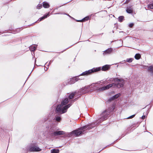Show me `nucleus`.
Returning a JSON list of instances; mask_svg holds the SVG:
<instances>
[{"label": "nucleus", "instance_id": "nucleus-3", "mask_svg": "<svg viewBox=\"0 0 153 153\" xmlns=\"http://www.w3.org/2000/svg\"><path fill=\"white\" fill-rule=\"evenodd\" d=\"M27 151L30 152H38L41 151L36 143H31L28 145L27 148Z\"/></svg>", "mask_w": 153, "mask_h": 153}, {"label": "nucleus", "instance_id": "nucleus-16", "mask_svg": "<svg viewBox=\"0 0 153 153\" xmlns=\"http://www.w3.org/2000/svg\"><path fill=\"white\" fill-rule=\"evenodd\" d=\"M59 149H54L51 150V153H59Z\"/></svg>", "mask_w": 153, "mask_h": 153}, {"label": "nucleus", "instance_id": "nucleus-27", "mask_svg": "<svg viewBox=\"0 0 153 153\" xmlns=\"http://www.w3.org/2000/svg\"><path fill=\"white\" fill-rule=\"evenodd\" d=\"M133 25V24H130L129 25V26L130 27H132Z\"/></svg>", "mask_w": 153, "mask_h": 153}, {"label": "nucleus", "instance_id": "nucleus-26", "mask_svg": "<svg viewBox=\"0 0 153 153\" xmlns=\"http://www.w3.org/2000/svg\"><path fill=\"white\" fill-rule=\"evenodd\" d=\"M135 114H134V115H132L128 117L127 118V119H131V118H133V117H134V116H135Z\"/></svg>", "mask_w": 153, "mask_h": 153}, {"label": "nucleus", "instance_id": "nucleus-4", "mask_svg": "<svg viewBox=\"0 0 153 153\" xmlns=\"http://www.w3.org/2000/svg\"><path fill=\"white\" fill-rule=\"evenodd\" d=\"M88 126H85L79 129L78 130H76L70 133H68V136H78L83 133L85 131L84 129L87 128Z\"/></svg>", "mask_w": 153, "mask_h": 153}, {"label": "nucleus", "instance_id": "nucleus-11", "mask_svg": "<svg viewBox=\"0 0 153 153\" xmlns=\"http://www.w3.org/2000/svg\"><path fill=\"white\" fill-rule=\"evenodd\" d=\"M108 114V112L107 111H103L101 114V116L104 118L105 119L107 115Z\"/></svg>", "mask_w": 153, "mask_h": 153}, {"label": "nucleus", "instance_id": "nucleus-9", "mask_svg": "<svg viewBox=\"0 0 153 153\" xmlns=\"http://www.w3.org/2000/svg\"><path fill=\"white\" fill-rule=\"evenodd\" d=\"M121 95L120 94H117L115 95H114L113 97H111L109 99V100L110 101H111L112 100H115V99H117Z\"/></svg>", "mask_w": 153, "mask_h": 153}, {"label": "nucleus", "instance_id": "nucleus-23", "mask_svg": "<svg viewBox=\"0 0 153 153\" xmlns=\"http://www.w3.org/2000/svg\"><path fill=\"white\" fill-rule=\"evenodd\" d=\"M61 118L59 117H56V120L57 121H59L61 120Z\"/></svg>", "mask_w": 153, "mask_h": 153}, {"label": "nucleus", "instance_id": "nucleus-10", "mask_svg": "<svg viewBox=\"0 0 153 153\" xmlns=\"http://www.w3.org/2000/svg\"><path fill=\"white\" fill-rule=\"evenodd\" d=\"M112 51L111 48H109L105 51L103 53V54L105 55L107 54H109L111 53Z\"/></svg>", "mask_w": 153, "mask_h": 153}, {"label": "nucleus", "instance_id": "nucleus-2", "mask_svg": "<svg viewBox=\"0 0 153 153\" xmlns=\"http://www.w3.org/2000/svg\"><path fill=\"white\" fill-rule=\"evenodd\" d=\"M68 102V99L67 98L65 99L62 102L61 104L58 105L56 109V111L57 113L63 114L66 112L68 108L70 105H66Z\"/></svg>", "mask_w": 153, "mask_h": 153}, {"label": "nucleus", "instance_id": "nucleus-22", "mask_svg": "<svg viewBox=\"0 0 153 153\" xmlns=\"http://www.w3.org/2000/svg\"><path fill=\"white\" fill-rule=\"evenodd\" d=\"M74 95V94L72 93L69 96V98L70 99H72L73 98Z\"/></svg>", "mask_w": 153, "mask_h": 153}, {"label": "nucleus", "instance_id": "nucleus-13", "mask_svg": "<svg viewBox=\"0 0 153 153\" xmlns=\"http://www.w3.org/2000/svg\"><path fill=\"white\" fill-rule=\"evenodd\" d=\"M37 47V45H32L30 47V49L31 51H33L35 50L36 48Z\"/></svg>", "mask_w": 153, "mask_h": 153}, {"label": "nucleus", "instance_id": "nucleus-5", "mask_svg": "<svg viewBox=\"0 0 153 153\" xmlns=\"http://www.w3.org/2000/svg\"><path fill=\"white\" fill-rule=\"evenodd\" d=\"M100 70L101 68L100 67H99L96 68H94L91 70H90L88 71H85L84 72H83L82 74V75H88L91 74V73L92 72L98 71H100Z\"/></svg>", "mask_w": 153, "mask_h": 153}, {"label": "nucleus", "instance_id": "nucleus-12", "mask_svg": "<svg viewBox=\"0 0 153 153\" xmlns=\"http://www.w3.org/2000/svg\"><path fill=\"white\" fill-rule=\"evenodd\" d=\"M109 68V65H105L102 67V70L103 71H105L108 70Z\"/></svg>", "mask_w": 153, "mask_h": 153}, {"label": "nucleus", "instance_id": "nucleus-14", "mask_svg": "<svg viewBox=\"0 0 153 153\" xmlns=\"http://www.w3.org/2000/svg\"><path fill=\"white\" fill-rule=\"evenodd\" d=\"M89 19V17L87 16L85 18H83L81 20H77V21L79 22H85L86 21H87Z\"/></svg>", "mask_w": 153, "mask_h": 153}, {"label": "nucleus", "instance_id": "nucleus-24", "mask_svg": "<svg viewBox=\"0 0 153 153\" xmlns=\"http://www.w3.org/2000/svg\"><path fill=\"white\" fill-rule=\"evenodd\" d=\"M42 7V5L40 4H39L37 6V8L38 9H40Z\"/></svg>", "mask_w": 153, "mask_h": 153}, {"label": "nucleus", "instance_id": "nucleus-18", "mask_svg": "<svg viewBox=\"0 0 153 153\" xmlns=\"http://www.w3.org/2000/svg\"><path fill=\"white\" fill-rule=\"evenodd\" d=\"M140 55L139 53H137L134 56L135 58L137 60L139 59L140 58Z\"/></svg>", "mask_w": 153, "mask_h": 153}, {"label": "nucleus", "instance_id": "nucleus-15", "mask_svg": "<svg viewBox=\"0 0 153 153\" xmlns=\"http://www.w3.org/2000/svg\"><path fill=\"white\" fill-rule=\"evenodd\" d=\"M43 6L44 8H47L49 7V5L47 2H44L43 3Z\"/></svg>", "mask_w": 153, "mask_h": 153}, {"label": "nucleus", "instance_id": "nucleus-17", "mask_svg": "<svg viewBox=\"0 0 153 153\" xmlns=\"http://www.w3.org/2000/svg\"><path fill=\"white\" fill-rule=\"evenodd\" d=\"M49 16V13H48L46 15L44 16L41 17L39 19V21H40L46 18L48 16Z\"/></svg>", "mask_w": 153, "mask_h": 153}, {"label": "nucleus", "instance_id": "nucleus-1", "mask_svg": "<svg viewBox=\"0 0 153 153\" xmlns=\"http://www.w3.org/2000/svg\"><path fill=\"white\" fill-rule=\"evenodd\" d=\"M110 80V81H111L112 82H114L116 83L114 84L113 83L112 84H109L107 86L102 87L99 89V90L104 91L108 89L113 85H114L115 87L119 88L122 87L124 83V80L122 79L111 78Z\"/></svg>", "mask_w": 153, "mask_h": 153}, {"label": "nucleus", "instance_id": "nucleus-29", "mask_svg": "<svg viewBox=\"0 0 153 153\" xmlns=\"http://www.w3.org/2000/svg\"><path fill=\"white\" fill-rule=\"evenodd\" d=\"M145 117H146L145 116V115H143V116H142V119H144L145 118Z\"/></svg>", "mask_w": 153, "mask_h": 153}, {"label": "nucleus", "instance_id": "nucleus-19", "mask_svg": "<svg viewBox=\"0 0 153 153\" xmlns=\"http://www.w3.org/2000/svg\"><path fill=\"white\" fill-rule=\"evenodd\" d=\"M148 8L150 9H153V2L151 3V4L148 5Z\"/></svg>", "mask_w": 153, "mask_h": 153}, {"label": "nucleus", "instance_id": "nucleus-6", "mask_svg": "<svg viewBox=\"0 0 153 153\" xmlns=\"http://www.w3.org/2000/svg\"><path fill=\"white\" fill-rule=\"evenodd\" d=\"M94 86V84H93L91 86H86L83 87L81 90V92L82 93H85L90 91V88Z\"/></svg>", "mask_w": 153, "mask_h": 153}, {"label": "nucleus", "instance_id": "nucleus-21", "mask_svg": "<svg viewBox=\"0 0 153 153\" xmlns=\"http://www.w3.org/2000/svg\"><path fill=\"white\" fill-rule=\"evenodd\" d=\"M133 60L132 58H128L126 59V61L128 62H132Z\"/></svg>", "mask_w": 153, "mask_h": 153}, {"label": "nucleus", "instance_id": "nucleus-8", "mask_svg": "<svg viewBox=\"0 0 153 153\" xmlns=\"http://www.w3.org/2000/svg\"><path fill=\"white\" fill-rule=\"evenodd\" d=\"M145 68L147 69L149 72L153 74V65L146 66Z\"/></svg>", "mask_w": 153, "mask_h": 153}, {"label": "nucleus", "instance_id": "nucleus-7", "mask_svg": "<svg viewBox=\"0 0 153 153\" xmlns=\"http://www.w3.org/2000/svg\"><path fill=\"white\" fill-rule=\"evenodd\" d=\"M65 134V131H56L51 134L52 136L64 134Z\"/></svg>", "mask_w": 153, "mask_h": 153}, {"label": "nucleus", "instance_id": "nucleus-25", "mask_svg": "<svg viewBox=\"0 0 153 153\" xmlns=\"http://www.w3.org/2000/svg\"><path fill=\"white\" fill-rule=\"evenodd\" d=\"M126 11L128 13H131L132 12V11L131 9H127L126 10Z\"/></svg>", "mask_w": 153, "mask_h": 153}, {"label": "nucleus", "instance_id": "nucleus-20", "mask_svg": "<svg viewBox=\"0 0 153 153\" xmlns=\"http://www.w3.org/2000/svg\"><path fill=\"white\" fill-rule=\"evenodd\" d=\"M124 19V17L123 16H120L119 17L118 19L120 22H122L123 20Z\"/></svg>", "mask_w": 153, "mask_h": 153}, {"label": "nucleus", "instance_id": "nucleus-28", "mask_svg": "<svg viewBox=\"0 0 153 153\" xmlns=\"http://www.w3.org/2000/svg\"><path fill=\"white\" fill-rule=\"evenodd\" d=\"M74 79L76 81H78V78H74L72 79V80H74Z\"/></svg>", "mask_w": 153, "mask_h": 153}]
</instances>
